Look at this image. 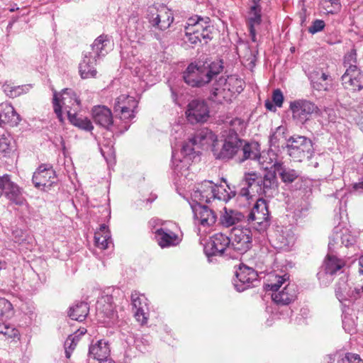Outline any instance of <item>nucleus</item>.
<instances>
[{"label": "nucleus", "instance_id": "1", "mask_svg": "<svg viewBox=\"0 0 363 363\" xmlns=\"http://www.w3.org/2000/svg\"><path fill=\"white\" fill-rule=\"evenodd\" d=\"M240 185L239 195L249 199L255 195L273 196L277 189L278 182L274 170L266 172L264 176L252 172L244 174Z\"/></svg>", "mask_w": 363, "mask_h": 363}, {"label": "nucleus", "instance_id": "2", "mask_svg": "<svg viewBox=\"0 0 363 363\" xmlns=\"http://www.w3.org/2000/svg\"><path fill=\"white\" fill-rule=\"evenodd\" d=\"M223 62L220 59H206L191 63L184 72V82L192 87H201L208 84L223 70Z\"/></svg>", "mask_w": 363, "mask_h": 363}, {"label": "nucleus", "instance_id": "3", "mask_svg": "<svg viewBox=\"0 0 363 363\" xmlns=\"http://www.w3.org/2000/svg\"><path fill=\"white\" fill-rule=\"evenodd\" d=\"M110 40L107 35L99 36L91 45V51L85 52L82 61L79 65V71L82 79L94 78L97 71L95 65L97 59L105 56L110 48Z\"/></svg>", "mask_w": 363, "mask_h": 363}, {"label": "nucleus", "instance_id": "4", "mask_svg": "<svg viewBox=\"0 0 363 363\" xmlns=\"http://www.w3.org/2000/svg\"><path fill=\"white\" fill-rule=\"evenodd\" d=\"M289 279L288 274L283 276L270 275L268 283L265 284L264 289L267 292L271 291V296L277 305H289L297 296L296 286L294 284H286L281 290V286Z\"/></svg>", "mask_w": 363, "mask_h": 363}, {"label": "nucleus", "instance_id": "5", "mask_svg": "<svg viewBox=\"0 0 363 363\" xmlns=\"http://www.w3.org/2000/svg\"><path fill=\"white\" fill-rule=\"evenodd\" d=\"M61 96L62 106L67 110L70 123L82 130L91 131L94 126L91 121L88 118L77 113V111L79 109L80 100L76 93L71 89H65L62 91Z\"/></svg>", "mask_w": 363, "mask_h": 363}, {"label": "nucleus", "instance_id": "6", "mask_svg": "<svg viewBox=\"0 0 363 363\" xmlns=\"http://www.w3.org/2000/svg\"><path fill=\"white\" fill-rule=\"evenodd\" d=\"M223 140L213 143L212 152L216 159L228 160L233 159L241 150L244 140L238 134H223Z\"/></svg>", "mask_w": 363, "mask_h": 363}, {"label": "nucleus", "instance_id": "7", "mask_svg": "<svg viewBox=\"0 0 363 363\" xmlns=\"http://www.w3.org/2000/svg\"><path fill=\"white\" fill-rule=\"evenodd\" d=\"M286 148L289 155L296 162L310 160L313 154V143L305 136L290 137L287 140Z\"/></svg>", "mask_w": 363, "mask_h": 363}, {"label": "nucleus", "instance_id": "8", "mask_svg": "<svg viewBox=\"0 0 363 363\" xmlns=\"http://www.w3.org/2000/svg\"><path fill=\"white\" fill-rule=\"evenodd\" d=\"M248 224L259 232L265 231L270 225V216L267 201L263 198L257 200L247 216Z\"/></svg>", "mask_w": 363, "mask_h": 363}, {"label": "nucleus", "instance_id": "9", "mask_svg": "<svg viewBox=\"0 0 363 363\" xmlns=\"http://www.w3.org/2000/svg\"><path fill=\"white\" fill-rule=\"evenodd\" d=\"M205 254L208 257L211 256H223L235 259L232 253L230 235L216 233L211 238V241L204 247Z\"/></svg>", "mask_w": 363, "mask_h": 363}, {"label": "nucleus", "instance_id": "10", "mask_svg": "<svg viewBox=\"0 0 363 363\" xmlns=\"http://www.w3.org/2000/svg\"><path fill=\"white\" fill-rule=\"evenodd\" d=\"M232 253L237 259L252 247V236L249 228H233L230 233Z\"/></svg>", "mask_w": 363, "mask_h": 363}, {"label": "nucleus", "instance_id": "11", "mask_svg": "<svg viewBox=\"0 0 363 363\" xmlns=\"http://www.w3.org/2000/svg\"><path fill=\"white\" fill-rule=\"evenodd\" d=\"M195 146L197 145L192 138H190L182 145L179 153L175 150L172 151V163L175 171L181 172L189 168L192 160L198 155L195 150Z\"/></svg>", "mask_w": 363, "mask_h": 363}, {"label": "nucleus", "instance_id": "12", "mask_svg": "<svg viewBox=\"0 0 363 363\" xmlns=\"http://www.w3.org/2000/svg\"><path fill=\"white\" fill-rule=\"evenodd\" d=\"M289 108L292 112V118L297 123L304 124L310 120L313 113H317L318 107L313 102L298 99L290 103Z\"/></svg>", "mask_w": 363, "mask_h": 363}, {"label": "nucleus", "instance_id": "13", "mask_svg": "<svg viewBox=\"0 0 363 363\" xmlns=\"http://www.w3.org/2000/svg\"><path fill=\"white\" fill-rule=\"evenodd\" d=\"M345 266V262L335 256L328 255L317 277L323 286L328 285L333 280V275Z\"/></svg>", "mask_w": 363, "mask_h": 363}, {"label": "nucleus", "instance_id": "14", "mask_svg": "<svg viewBox=\"0 0 363 363\" xmlns=\"http://www.w3.org/2000/svg\"><path fill=\"white\" fill-rule=\"evenodd\" d=\"M257 277L258 274L254 269L241 264L235 272L233 284L238 291H243L251 286H255V283L259 281Z\"/></svg>", "mask_w": 363, "mask_h": 363}, {"label": "nucleus", "instance_id": "15", "mask_svg": "<svg viewBox=\"0 0 363 363\" xmlns=\"http://www.w3.org/2000/svg\"><path fill=\"white\" fill-rule=\"evenodd\" d=\"M174 16L171 10L165 6L150 9L148 21L152 26L161 30L169 28L173 23Z\"/></svg>", "mask_w": 363, "mask_h": 363}, {"label": "nucleus", "instance_id": "16", "mask_svg": "<svg viewBox=\"0 0 363 363\" xmlns=\"http://www.w3.org/2000/svg\"><path fill=\"white\" fill-rule=\"evenodd\" d=\"M32 181L35 187L46 190L57 182L55 172L52 167L42 164L34 172Z\"/></svg>", "mask_w": 363, "mask_h": 363}, {"label": "nucleus", "instance_id": "17", "mask_svg": "<svg viewBox=\"0 0 363 363\" xmlns=\"http://www.w3.org/2000/svg\"><path fill=\"white\" fill-rule=\"evenodd\" d=\"M186 114L191 123H204L209 117L208 105L203 100H192L188 104Z\"/></svg>", "mask_w": 363, "mask_h": 363}, {"label": "nucleus", "instance_id": "18", "mask_svg": "<svg viewBox=\"0 0 363 363\" xmlns=\"http://www.w3.org/2000/svg\"><path fill=\"white\" fill-rule=\"evenodd\" d=\"M3 194L11 203L16 205L23 206L26 202L23 189L13 182L8 174L3 176Z\"/></svg>", "mask_w": 363, "mask_h": 363}, {"label": "nucleus", "instance_id": "19", "mask_svg": "<svg viewBox=\"0 0 363 363\" xmlns=\"http://www.w3.org/2000/svg\"><path fill=\"white\" fill-rule=\"evenodd\" d=\"M210 23L211 20L208 17L196 16L188 19L185 29L200 33L202 35L203 43L206 44L212 38Z\"/></svg>", "mask_w": 363, "mask_h": 363}, {"label": "nucleus", "instance_id": "20", "mask_svg": "<svg viewBox=\"0 0 363 363\" xmlns=\"http://www.w3.org/2000/svg\"><path fill=\"white\" fill-rule=\"evenodd\" d=\"M335 295L338 300L342 302L349 299H357L363 293V285L360 289L354 287L348 283L346 275H343L335 285Z\"/></svg>", "mask_w": 363, "mask_h": 363}, {"label": "nucleus", "instance_id": "21", "mask_svg": "<svg viewBox=\"0 0 363 363\" xmlns=\"http://www.w3.org/2000/svg\"><path fill=\"white\" fill-rule=\"evenodd\" d=\"M342 84L347 89L359 91L363 88V72L357 66L348 67L341 77Z\"/></svg>", "mask_w": 363, "mask_h": 363}, {"label": "nucleus", "instance_id": "22", "mask_svg": "<svg viewBox=\"0 0 363 363\" xmlns=\"http://www.w3.org/2000/svg\"><path fill=\"white\" fill-rule=\"evenodd\" d=\"M191 208L194 218L198 220L203 226H211L216 222V213L208 206L196 203L191 205Z\"/></svg>", "mask_w": 363, "mask_h": 363}, {"label": "nucleus", "instance_id": "23", "mask_svg": "<svg viewBox=\"0 0 363 363\" xmlns=\"http://www.w3.org/2000/svg\"><path fill=\"white\" fill-rule=\"evenodd\" d=\"M147 299L143 295H140L137 291L131 294V301L133 308L134 316L142 325L147 323L148 319Z\"/></svg>", "mask_w": 363, "mask_h": 363}, {"label": "nucleus", "instance_id": "24", "mask_svg": "<svg viewBox=\"0 0 363 363\" xmlns=\"http://www.w3.org/2000/svg\"><path fill=\"white\" fill-rule=\"evenodd\" d=\"M92 118L96 124L111 130L113 125L111 111L105 106H97L92 108Z\"/></svg>", "mask_w": 363, "mask_h": 363}, {"label": "nucleus", "instance_id": "25", "mask_svg": "<svg viewBox=\"0 0 363 363\" xmlns=\"http://www.w3.org/2000/svg\"><path fill=\"white\" fill-rule=\"evenodd\" d=\"M215 191H218V185L211 181H204L196 190L194 191L191 196L196 203L203 201L209 203L211 199H215Z\"/></svg>", "mask_w": 363, "mask_h": 363}, {"label": "nucleus", "instance_id": "26", "mask_svg": "<svg viewBox=\"0 0 363 363\" xmlns=\"http://www.w3.org/2000/svg\"><path fill=\"white\" fill-rule=\"evenodd\" d=\"M294 235L290 229L285 228L277 231L274 240L275 248L289 251L294 245Z\"/></svg>", "mask_w": 363, "mask_h": 363}, {"label": "nucleus", "instance_id": "27", "mask_svg": "<svg viewBox=\"0 0 363 363\" xmlns=\"http://www.w3.org/2000/svg\"><path fill=\"white\" fill-rule=\"evenodd\" d=\"M346 247L352 246L356 242V237L351 234V232L347 228L340 229L339 227L334 228L333 236L330 238L328 243L329 249H332L338 241Z\"/></svg>", "mask_w": 363, "mask_h": 363}, {"label": "nucleus", "instance_id": "28", "mask_svg": "<svg viewBox=\"0 0 363 363\" xmlns=\"http://www.w3.org/2000/svg\"><path fill=\"white\" fill-rule=\"evenodd\" d=\"M110 353L108 342L104 340H99L89 346V357L99 362H102L109 357Z\"/></svg>", "mask_w": 363, "mask_h": 363}, {"label": "nucleus", "instance_id": "29", "mask_svg": "<svg viewBox=\"0 0 363 363\" xmlns=\"http://www.w3.org/2000/svg\"><path fill=\"white\" fill-rule=\"evenodd\" d=\"M21 121L20 116L16 113L13 106L9 104L0 105V125L9 124L16 126Z\"/></svg>", "mask_w": 363, "mask_h": 363}, {"label": "nucleus", "instance_id": "30", "mask_svg": "<svg viewBox=\"0 0 363 363\" xmlns=\"http://www.w3.org/2000/svg\"><path fill=\"white\" fill-rule=\"evenodd\" d=\"M155 239L161 247L174 246L179 243V236L168 229L160 228L155 232Z\"/></svg>", "mask_w": 363, "mask_h": 363}, {"label": "nucleus", "instance_id": "31", "mask_svg": "<svg viewBox=\"0 0 363 363\" xmlns=\"http://www.w3.org/2000/svg\"><path fill=\"white\" fill-rule=\"evenodd\" d=\"M275 174H278L281 180L286 184H291L299 177V172L294 169L286 167L281 162H275L272 164Z\"/></svg>", "mask_w": 363, "mask_h": 363}, {"label": "nucleus", "instance_id": "32", "mask_svg": "<svg viewBox=\"0 0 363 363\" xmlns=\"http://www.w3.org/2000/svg\"><path fill=\"white\" fill-rule=\"evenodd\" d=\"M233 93L227 86L218 85V81L214 84L211 90V99L218 104L231 101Z\"/></svg>", "mask_w": 363, "mask_h": 363}, {"label": "nucleus", "instance_id": "33", "mask_svg": "<svg viewBox=\"0 0 363 363\" xmlns=\"http://www.w3.org/2000/svg\"><path fill=\"white\" fill-rule=\"evenodd\" d=\"M145 22L137 16H131L128 21V33L130 38L140 40L143 38Z\"/></svg>", "mask_w": 363, "mask_h": 363}, {"label": "nucleus", "instance_id": "34", "mask_svg": "<svg viewBox=\"0 0 363 363\" xmlns=\"http://www.w3.org/2000/svg\"><path fill=\"white\" fill-rule=\"evenodd\" d=\"M244 215L236 210L224 208V212L220 218V224L226 228L238 224L244 219Z\"/></svg>", "mask_w": 363, "mask_h": 363}, {"label": "nucleus", "instance_id": "35", "mask_svg": "<svg viewBox=\"0 0 363 363\" xmlns=\"http://www.w3.org/2000/svg\"><path fill=\"white\" fill-rule=\"evenodd\" d=\"M310 80L313 85V87L318 91L327 90L328 89L329 84L328 80L330 78V75L323 72L322 69L314 70L310 75Z\"/></svg>", "mask_w": 363, "mask_h": 363}, {"label": "nucleus", "instance_id": "36", "mask_svg": "<svg viewBox=\"0 0 363 363\" xmlns=\"http://www.w3.org/2000/svg\"><path fill=\"white\" fill-rule=\"evenodd\" d=\"M138 106V101L133 96L122 94L116 98L113 110L118 113L120 110H135Z\"/></svg>", "mask_w": 363, "mask_h": 363}, {"label": "nucleus", "instance_id": "37", "mask_svg": "<svg viewBox=\"0 0 363 363\" xmlns=\"http://www.w3.org/2000/svg\"><path fill=\"white\" fill-rule=\"evenodd\" d=\"M244 82L235 75L228 76V78L221 77L218 80V85L227 86L233 94H240L243 90Z\"/></svg>", "mask_w": 363, "mask_h": 363}, {"label": "nucleus", "instance_id": "38", "mask_svg": "<svg viewBox=\"0 0 363 363\" xmlns=\"http://www.w3.org/2000/svg\"><path fill=\"white\" fill-rule=\"evenodd\" d=\"M89 311L86 302H79L69 308V316L74 320L82 322L85 320Z\"/></svg>", "mask_w": 363, "mask_h": 363}, {"label": "nucleus", "instance_id": "39", "mask_svg": "<svg viewBox=\"0 0 363 363\" xmlns=\"http://www.w3.org/2000/svg\"><path fill=\"white\" fill-rule=\"evenodd\" d=\"M95 245L101 250L108 248V244L111 242V234L105 224L101 225L99 231L94 235Z\"/></svg>", "mask_w": 363, "mask_h": 363}, {"label": "nucleus", "instance_id": "40", "mask_svg": "<svg viewBox=\"0 0 363 363\" xmlns=\"http://www.w3.org/2000/svg\"><path fill=\"white\" fill-rule=\"evenodd\" d=\"M191 138L196 143L197 147L208 145L212 142L214 143L216 141V135L208 128H202L198 130Z\"/></svg>", "mask_w": 363, "mask_h": 363}, {"label": "nucleus", "instance_id": "41", "mask_svg": "<svg viewBox=\"0 0 363 363\" xmlns=\"http://www.w3.org/2000/svg\"><path fill=\"white\" fill-rule=\"evenodd\" d=\"M240 151L242 152V157L239 159L240 162L248 159L257 160L260 155L259 145L256 143H247L244 141Z\"/></svg>", "mask_w": 363, "mask_h": 363}, {"label": "nucleus", "instance_id": "42", "mask_svg": "<svg viewBox=\"0 0 363 363\" xmlns=\"http://www.w3.org/2000/svg\"><path fill=\"white\" fill-rule=\"evenodd\" d=\"M261 168L268 170L269 169H274L272 164L275 162H281L277 159V155L272 151H268L267 152L260 153L258 158L257 159Z\"/></svg>", "mask_w": 363, "mask_h": 363}, {"label": "nucleus", "instance_id": "43", "mask_svg": "<svg viewBox=\"0 0 363 363\" xmlns=\"http://www.w3.org/2000/svg\"><path fill=\"white\" fill-rule=\"evenodd\" d=\"M225 123L229 126V130L225 131L224 134H238V132H241L246 128V123L244 120L240 118H235L230 120H227Z\"/></svg>", "mask_w": 363, "mask_h": 363}, {"label": "nucleus", "instance_id": "44", "mask_svg": "<svg viewBox=\"0 0 363 363\" xmlns=\"http://www.w3.org/2000/svg\"><path fill=\"white\" fill-rule=\"evenodd\" d=\"M13 240L19 245L26 247L32 241V237L28 235L26 232L21 230H16L13 232Z\"/></svg>", "mask_w": 363, "mask_h": 363}, {"label": "nucleus", "instance_id": "45", "mask_svg": "<svg viewBox=\"0 0 363 363\" xmlns=\"http://www.w3.org/2000/svg\"><path fill=\"white\" fill-rule=\"evenodd\" d=\"M356 325V320L347 311H344L342 315L343 329L348 333H352L355 331Z\"/></svg>", "mask_w": 363, "mask_h": 363}, {"label": "nucleus", "instance_id": "46", "mask_svg": "<svg viewBox=\"0 0 363 363\" xmlns=\"http://www.w3.org/2000/svg\"><path fill=\"white\" fill-rule=\"evenodd\" d=\"M262 22V9L253 7L249 11L248 26H255Z\"/></svg>", "mask_w": 363, "mask_h": 363}, {"label": "nucleus", "instance_id": "47", "mask_svg": "<svg viewBox=\"0 0 363 363\" xmlns=\"http://www.w3.org/2000/svg\"><path fill=\"white\" fill-rule=\"evenodd\" d=\"M362 362L360 356L355 353L347 352L337 356V363H360Z\"/></svg>", "mask_w": 363, "mask_h": 363}, {"label": "nucleus", "instance_id": "48", "mask_svg": "<svg viewBox=\"0 0 363 363\" xmlns=\"http://www.w3.org/2000/svg\"><path fill=\"white\" fill-rule=\"evenodd\" d=\"M12 315V305L4 298H0V318H7Z\"/></svg>", "mask_w": 363, "mask_h": 363}, {"label": "nucleus", "instance_id": "49", "mask_svg": "<svg viewBox=\"0 0 363 363\" xmlns=\"http://www.w3.org/2000/svg\"><path fill=\"white\" fill-rule=\"evenodd\" d=\"M284 128L278 127L276 130L269 136V144L271 147H278L280 140L284 138Z\"/></svg>", "mask_w": 363, "mask_h": 363}, {"label": "nucleus", "instance_id": "50", "mask_svg": "<svg viewBox=\"0 0 363 363\" xmlns=\"http://www.w3.org/2000/svg\"><path fill=\"white\" fill-rule=\"evenodd\" d=\"M186 36L187 38V41L189 42L192 45H197L198 43H202L203 40L202 39V35L196 32H194L191 30L185 29Z\"/></svg>", "mask_w": 363, "mask_h": 363}, {"label": "nucleus", "instance_id": "51", "mask_svg": "<svg viewBox=\"0 0 363 363\" xmlns=\"http://www.w3.org/2000/svg\"><path fill=\"white\" fill-rule=\"evenodd\" d=\"M357 52L355 50H351L344 57V66L346 69L350 66H357Z\"/></svg>", "mask_w": 363, "mask_h": 363}, {"label": "nucleus", "instance_id": "52", "mask_svg": "<svg viewBox=\"0 0 363 363\" xmlns=\"http://www.w3.org/2000/svg\"><path fill=\"white\" fill-rule=\"evenodd\" d=\"M11 142V138L9 134L0 135V152H6L9 150Z\"/></svg>", "mask_w": 363, "mask_h": 363}, {"label": "nucleus", "instance_id": "53", "mask_svg": "<svg viewBox=\"0 0 363 363\" xmlns=\"http://www.w3.org/2000/svg\"><path fill=\"white\" fill-rule=\"evenodd\" d=\"M15 86L13 83L9 81H6L2 84V90L6 95L10 98H16V94H15Z\"/></svg>", "mask_w": 363, "mask_h": 363}, {"label": "nucleus", "instance_id": "54", "mask_svg": "<svg viewBox=\"0 0 363 363\" xmlns=\"http://www.w3.org/2000/svg\"><path fill=\"white\" fill-rule=\"evenodd\" d=\"M218 191H215V199H217L220 201H224L225 202L230 200V196L223 186H218Z\"/></svg>", "mask_w": 363, "mask_h": 363}, {"label": "nucleus", "instance_id": "55", "mask_svg": "<svg viewBox=\"0 0 363 363\" xmlns=\"http://www.w3.org/2000/svg\"><path fill=\"white\" fill-rule=\"evenodd\" d=\"M325 26V24L323 20L316 19L312 23V25L308 28V31L310 33L315 34L318 32L323 30Z\"/></svg>", "mask_w": 363, "mask_h": 363}, {"label": "nucleus", "instance_id": "56", "mask_svg": "<svg viewBox=\"0 0 363 363\" xmlns=\"http://www.w3.org/2000/svg\"><path fill=\"white\" fill-rule=\"evenodd\" d=\"M272 101L277 107H281L284 102V96L281 91L279 89H275L272 93Z\"/></svg>", "mask_w": 363, "mask_h": 363}, {"label": "nucleus", "instance_id": "57", "mask_svg": "<svg viewBox=\"0 0 363 363\" xmlns=\"http://www.w3.org/2000/svg\"><path fill=\"white\" fill-rule=\"evenodd\" d=\"M135 110H120L118 113H116L119 116L120 118L125 121H130L135 118Z\"/></svg>", "mask_w": 363, "mask_h": 363}, {"label": "nucleus", "instance_id": "58", "mask_svg": "<svg viewBox=\"0 0 363 363\" xmlns=\"http://www.w3.org/2000/svg\"><path fill=\"white\" fill-rule=\"evenodd\" d=\"M53 108L57 117L60 121H62V106L60 104V101L57 96L56 93L54 94Z\"/></svg>", "mask_w": 363, "mask_h": 363}, {"label": "nucleus", "instance_id": "59", "mask_svg": "<svg viewBox=\"0 0 363 363\" xmlns=\"http://www.w3.org/2000/svg\"><path fill=\"white\" fill-rule=\"evenodd\" d=\"M76 345L75 342H73V340H69L68 337L67 338L64 345L67 358L69 359L71 357L72 352L75 349Z\"/></svg>", "mask_w": 363, "mask_h": 363}, {"label": "nucleus", "instance_id": "60", "mask_svg": "<svg viewBox=\"0 0 363 363\" xmlns=\"http://www.w3.org/2000/svg\"><path fill=\"white\" fill-rule=\"evenodd\" d=\"M32 84H24L21 86H15V94H16V97L28 93L32 89Z\"/></svg>", "mask_w": 363, "mask_h": 363}, {"label": "nucleus", "instance_id": "61", "mask_svg": "<svg viewBox=\"0 0 363 363\" xmlns=\"http://www.w3.org/2000/svg\"><path fill=\"white\" fill-rule=\"evenodd\" d=\"M3 335L9 338H15L18 336V331L17 329L8 325Z\"/></svg>", "mask_w": 363, "mask_h": 363}, {"label": "nucleus", "instance_id": "62", "mask_svg": "<svg viewBox=\"0 0 363 363\" xmlns=\"http://www.w3.org/2000/svg\"><path fill=\"white\" fill-rule=\"evenodd\" d=\"M86 331V330L85 328H80L77 332H75L74 334L69 335L68 338L71 340H73V342H75V345H77V343L79 340L80 336L85 334Z\"/></svg>", "mask_w": 363, "mask_h": 363}, {"label": "nucleus", "instance_id": "63", "mask_svg": "<svg viewBox=\"0 0 363 363\" xmlns=\"http://www.w3.org/2000/svg\"><path fill=\"white\" fill-rule=\"evenodd\" d=\"M261 0H250V9L255 7V9H262L260 5Z\"/></svg>", "mask_w": 363, "mask_h": 363}, {"label": "nucleus", "instance_id": "64", "mask_svg": "<svg viewBox=\"0 0 363 363\" xmlns=\"http://www.w3.org/2000/svg\"><path fill=\"white\" fill-rule=\"evenodd\" d=\"M249 31H250V35L251 36L252 40L253 42H255L256 41V32H255V26H249Z\"/></svg>", "mask_w": 363, "mask_h": 363}]
</instances>
